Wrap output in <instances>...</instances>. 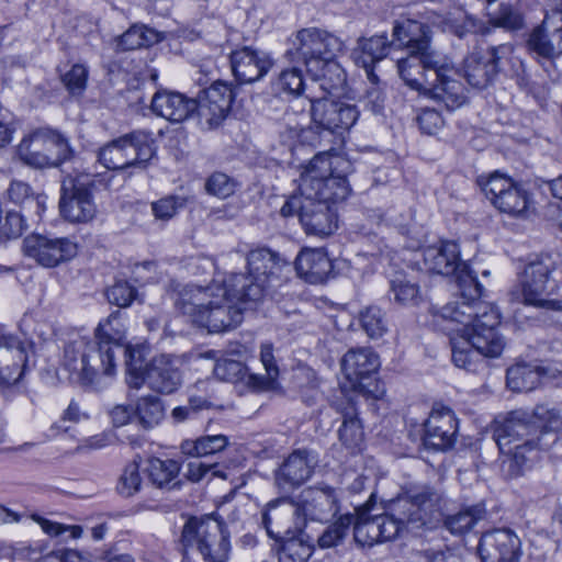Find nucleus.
<instances>
[{"mask_svg": "<svg viewBox=\"0 0 562 562\" xmlns=\"http://www.w3.org/2000/svg\"><path fill=\"white\" fill-rule=\"evenodd\" d=\"M126 382L134 389L147 384L156 392L170 394L181 385V373L170 356L160 355L155 357L145 370L132 360L127 361Z\"/></svg>", "mask_w": 562, "mask_h": 562, "instance_id": "nucleus-14", "label": "nucleus"}, {"mask_svg": "<svg viewBox=\"0 0 562 562\" xmlns=\"http://www.w3.org/2000/svg\"><path fill=\"white\" fill-rule=\"evenodd\" d=\"M32 520L40 525L42 530L52 537H64L67 539H78L82 535V528L77 525H64L46 519L37 514L31 516Z\"/></svg>", "mask_w": 562, "mask_h": 562, "instance_id": "nucleus-53", "label": "nucleus"}, {"mask_svg": "<svg viewBox=\"0 0 562 562\" xmlns=\"http://www.w3.org/2000/svg\"><path fill=\"white\" fill-rule=\"evenodd\" d=\"M337 409L342 416V424L338 430L339 440L350 452H356L361 449L364 435L355 404L348 400Z\"/></svg>", "mask_w": 562, "mask_h": 562, "instance_id": "nucleus-35", "label": "nucleus"}, {"mask_svg": "<svg viewBox=\"0 0 562 562\" xmlns=\"http://www.w3.org/2000/svg\"><path fill=\"white\" fill-rule=\"evenodd\" d=\"M392 47V43L385 35H373L358 40L351 57L355 64L362 67L369 82H378L374 66L384 59Z\"/></svg>", "mask_w": 562, "mask_h": 562, "instance_id": "nucleus-28", "label": "nucleus"}, {"mask_svg": "<svg viewBox=\"0 0 562 562\" xmlns=\"http://www.w3.org/2000/svg\"><path fill=\"white\" fill-rule=\"evenodd\" d=\"M195 108L196 100L168 90L157 91L150 103V109L157 116L172 123L183 122L194 112Z\"/></svg>", "mask_w": 562, "mask_h": 562, "instance_id": "nucleus-30", "label": "nucleus"}, {"mask_svg": "<svg viewBox=\"0 0 562 562\" xmlns=\"http://www.w3.org/2000/svg\"><path fill=\"white\" fill-rule=\"evenodd\" d=\"M245 367L240 361L234 359H220L215 362L213 372L222 381L234 382L244 374Z\"/></svg>", "mask_w": 562, "mask_h": 562, "instance_id": "nucleus-57", "label": "nucleus"}, {"mask_svg": "<svg viewBox=\"0 0 562 562\" xmlns=\"http://www.w3.org/2000/svg\"><path fill=\"white\" fill-rule=\"evenodd\" d=\"M27 361L24 344L15 336L0 335V389L20 381Z\"/></svg>", "mask_w": 562, "mask_h": 562, "instance_id": "nucleus-26", "label": "nucleus"}, {"mask_svg": "<svg viewBox=\"0 0 562 562\" xmlns=\"http://www.w3.org/2000/svg\"><path fill=\"white\" fill-rule=\"evenodd\" d=\"M513 53V46L502 44L492 46L486 52L469 54L462 64V75L468 83L474 88H486L499 71V63Z\"/></svg>", "mask_w": 562, "mask_h": 562, "instance_id": "nucleus-16", "label": "nucleus"}, {"mask_svg": "<svg viewBox=\"0 0 562 562\" xmlns=\"http://www.w3.org/2000/svg\"><path fill=\"white\" fill-rule=\"evenodd\" d=\"M360 324L371 339L381 338L387 331L385 314L378 306H368L361 311Z\"/></svg>", "mask_w": 562, "mask_h": 562, "instance_id": "nucleus-45", "label": "nucleus"}, {"mask_svg": "<svg viewBox=\"0 0 562 562\" xmlns=\"http://www.w3.org/2000/svg\"><path fill=\"white\" fill-rule=\"evenodd\" d=\"M234 99L233 90L224 82H215L196 101L195 112L203 130L217 127L226 117Z\"/></svg>", "mask_w": 562, "mask_h": 562, "instance_id": "nucleus-20", "label": "nucleus"}, {"mask_svg": "<svg viewBox=\"0 0 562 562\" xmlns=\"http://www.w3.org/2000/svg\"><path fill=\"white\" fill-rule=\"evenodd\" d=\"M424 428V446L429 449L445 451L456 442L458 419L449 407L435 406L425 422Z\"/></svg>", "mask_w": 562, "mask_h": 562, "instance_id": "nucleus-22", "label": "nucleus"}, {"mask_svg": "<svg viewBox=\"0 0 562 562\" xmlns=\"http://www.w3.org/2000/svg\"><path fill=\"white\" fill-rule=\"evenodd\" d=\"M557 263L550 254H542L529 262L524 270L520 286L510 291V300L544 311H562L561 302L551 297L557 289L551 279Z\"/></svg>", "mask_w": 562, "mask_h": 562, "instance_id": "nucleus-9", "label": "nucleus"}, {"mask_svg": "<svg viewBox=\"0 0 562 562\" xmlns=\"http://www.w3.org/2000/svg\"><path fill=\"white\" fill-rule=\"evenodd\" d=\"M59 209L61 216L71 223H87L97 213L90 190L72 179L63 182Z\"/></svg>", "mask_w": 562, "mask_h": 562, "instance_id": "nucleus-21", "label": "nucleus"}, {"mask_svg": "<svg viewBox=\"0 0 562 562\" xmlns=\"http://www.w3.org/2000/svg\"><path fill=\"white\" fill-rule=\"evenodd\" d=\"M379 521L382 532V542L395 539L406 529V524L390 508L387 513L379 514Z\"/></svg>", "mask_w": 562, "mask_h": 562, "instance_id": "nucleus-58", "label": "nucleus"}, {"mask_svg": "<svg viewBox=\"0 0 562 562\" xmlns=\"http://www.w3.org/2000/svg\"><path fill=\"white\" fill-rule=\"evenodd\" d=\"M236 186L235 180L226 173L214 172L207 178L205 190L210 195L226 199L234 194Z\"/></svg>", "mask_w": 562, "mask_h": 562, "instance_id": "nucleus-54", "label": "nucleus"}, {"mask_svg": "<svg viewBox=\"0 0 562 562\" xmlns=\"http://www.w3.org/2000/svg\"><path fill=\"white\" fill-rule=\"evenodd\" d=\"M400 76L408 87L442 102L448 110L465 103L464 88L456 79L457 70L437 52L408 53L396 63Z\"/></svg>", "mask_w": 562, "mask_h": 562, "instance_id": "nucleus-6", "label": "nucleus"}, {"mask_svg": "<svg viewBox=\"0 0 562 562\" xmlns=\"http://www.w3.org/2000/svg\"><path fill=\"white\" fill-rule=\"evenodd\" d=\"M228 445V438L224 435L202 436L196 440H186L181 443V451L189 457H203L217 453Z\"/></svg>", "mask_w": 562, "mask_h": 562, "instance_id": "nucleus-42", "label": "nucleus"}, {"mask_svg": "<svg viewBox=\"0 0 562 562\" xmlns=\"http://www.w3.org/2000/svg\"><path fill=\"white\" fill-rule=\"evenodd\" d=\"M135 416L144 429H153L165 417V407L157 396H143L137 401Z\"/></svg>", "mask_w": 562, "mask_h": 562, "instance_id": "nucleus-41", "label": "nucleus"}, {"mask_svg": "<svg viewBox=\"0 0 562 562\" xmlns=\"http://www.w3.org/2000/svg\"><path fill=\"white\" fill-rule=\"evenodd\" d=\"M288 537L279 552V562H306L312 555L313 547L295 535Z\"/></svg>", "mask_w": 562, "mask_h": 562, "instance_id": "nucleus-48", "label": "nucleus"}, {"mask_svg": "<svg viewBox=\"0 0 562 562\" xmlns=\"http://www.w3.org/2000/svg\"><path fill=\"white\" fill-rule=\"evenodd\" d=\"M262 522L268 535L274 539L301 533L305 527L297 502L285 497L268 504Z\"/></svg>", "mask_w": 562, "mask_h": 562, "instance_id": "nucleus-19", "label": "nucleus"}, {"mask_svg": "<svg viewBox=\"0 0 562 562\" xmlns=\"http://www.w3.org/2000/svg\"><path fill=\"white\" fill-rule=\"evenodd\" d=\"M391 292L394 295V302L403 306L416 305L420 300L419 286L405 278L393 279Z\"/></svg>", "mask_w": 562, "mask_h": 562, "instance_id": "nucleus-51", "label": "nucleus"}, {"mask_svg": "<svg viewBox=\"0 0 562 562\" xmlns=\"http://www.w3.org/2000/svg\"><path fill=\"white\" fill-rule=\"evenodd\" d=\"M154 155L155 149L148 135L134 132L101 147L98 159L110 170H123L130 167L145 169Z\"/></svg>", "mask_w": 562, "mask_h": 562, "instance_id": "nucleus-12", "label": "nucleus"}, {"mask_svg": "<svg viewBox=\"0 0 562 562\" xmlns=\"http://www.w3.org/2000/svg\"><path fill=\"white\" fill-rule=\"evenodd\" d=\"M15 153L23 165L43 169L60 165L70 157L71 150L59 133L50 128H36L23 136Z\"/></svg>", "mask_w": 562, "mask_h": 562, "instance_id": "nucleus-11", "label": "nucleus"}, {"mask_svg": "<svg viewBox=\"0 0 562 562\" xmlns=\"http://www.w3.org/2000/svg\"><path fill=\"white\" fill-rule=\"evenodd\" d=\"M333 153L330 147L313 157L301 173L300 194L292 195L280 210L284 217L297 214L307 234H333L337 228L333 204L344 201L350 192L346 177L334 175V168L349 164Z\"/></svg>", "mask_w": 562, "mask_h": 562, "instance_id": "nucleus-2", "label": "nucleus"}, {"mask_svg": "<svg viewBox=\"0 0 562 562\" xmlns=\"http://www.w3.org/2000/svg\"><path fill=\"white\" fill-rule=\"evenodd\" d=\"M542 370L529 363H516L507 369L506 384L513 392H530L539 386Z\"/></svg>", "mask_w": 562, "mask_h": 562, "instance_id": "nucleus-36", "label": "nucleus"}, {"mask_svg": "<svg viewBox=\"0 0 562 562\" xmlns=\"http://www.w3.org/2000/svg\"><path fill=\"white\" fill-rule=\"evenodd\" d=\"M110 414L115 426H124L135 415V409L130 405L120 404L113 407Z\"/></svg>", "mask_w": 562, "mask_h": 562, "instance_id": "nucleus-64", "label": "nucleus"}, {"mask_svg": "<svg viewBox=\"0 0 562 562\" xmlns=\"http://www.w3.org/2000/svg\"><path fill=\"white\" fill-rule=\"evenodd\" d=\"M95 341L76 339L64 348L63 368L69 379L85 386L99 387L102 376H112L115 371V350L123 349L132 357L130 348H123L124 330L119 314H111L95 330Z\"/></svg>", "mask_w": 562, "mask_h": 562, "instance_id": "nucleus-5", "label": "nucleus"}, {"mask_svg": "<svg viewBox=\"0 0 562 562\" xmlns=\"http://www.w3.org/2000/svg\"><path fill=\"white\" fill-rule=\"evenodd\" d=\"M550 20L547 13L541 24L530 33L527 46L537 58L554 61L562 56V25L551 31Z\"/></svg>", "mask_w": 562, "mask_h": 562, "instance_id": "nucleus-29", "label": "nucleus"}, {"mask_svg": "<svg viewBox=\"0 0 562 562\" xmlns=\"http://www.w3.org/2000/svg\"><path fill=\"white\" fill-rule=\"evenodd\" d=\"M352 524L355 540L359 544L371 547L382 542L379 514L370 515L367 506L357 508V517Z\"/></svg>", "mask_w": 562, "mask_h": 562, "instance_id": "nucleus-37", "label": "nucleus"}, {"mask_svg": "<svg viewBox=\"0 0 562 562\" xmlns=\"http://www.w3.org/2000/svg\"><path fill=\"white\" fill-rule=\"evenodd\" d=\"M439 494L430 486H414L390 504V509L406 524L407 530L430 526L440 515Z\"/></svg>", "mask_w": 562, "mask_h": 562, "instance_id": "nucleus-13", "label": "nucleus"}, {"mask_svg": "<svg viewBox=\"0 0 562 562\" xmlns=\"http://www.w3.org/2000/svg\"><path fill=\"white\" fill-rule=\"evenodd\" d=\"M442 30L459 38H464L469 34H485L490 31V27L481 20L460 12L445 19L442 22Z\"/></svg>", "mask_w": 562, "mask_h": 562, "instance_id": "nucleus-40", "label": "nucleus"}, {"mask_svg": "<svg viewBox=\"0 0 562 562\" xmlns=\"http://www.w3.org/2000/svg\"><path fill=\"white\" fill-rule=\"evenodd\" d=\"M344 49L345 43L337 35L318 27H305L291 38L286 56L294 63L303 64L316 80L325 78L328 70L335 72L338 82H341L344 70L335 59Z\"/></svg>", "mask_w": 562, "mask_h": 562, "instance_id": "nucleus-7", "label": "nucleus"}, {"mask_svg": "<svg viewBox=\"0 0 562 562\" xmlns=\"http://www.w3.org/2000/svg\"><path fill=\"white\" fill-rule=\"evenodd\" d=\"M260 361L265 368L266 373L263 375H252L251 379L257 383L259 389H273L279 376V367L273 355L272 344L266 342L261 345Z\"/></svg>", "mask_w": 562, "mask_h": 562, "instance_id": "nucleus-44", "label": "nucleus"}, {"mask_svg": "<svg viewBox=\"0 0 562 562\" xmlns=\"http://www.w3.org/2000/svg\"><path fill=\"white\" fill-rule=\"evenodd\" d=\"M353 517L349 514L342 515L333 525L318 537V546L321 548H331L337 546L346 537Z\"/></svg>", "mask_w": 562, "mask_h": 562, "instance_id": "nucleus-50", "label": "nucleus"}, {"mask_svg": "<svg viewBox=\"0 0 562 562\" xmlns=\"http://www.w3.org/2000/svg\"><path fill=\"white\" fill-rule=\"evenodd\" d=\"M529 413L540 430V437L548 432H558L562 428V416L554 407L540 404Z\"/></svg>", "mask_w": 562, "mask_h": 562, "instance_id": "nucleus-46", "label": "nucleus"}, {"mask_svg": "<svg viewBox=\"0 0 562 562\" xmlns=\"http://www.w3.org/2000/svg\"><path fill=\"white\" fill-rule=\"evenodd\" d=\"M359 117L352 104L328 99H296L284 115L285 126L280 142L293 151L299 146L317 147L333 143L335 134L349 131Z\"/></svg>", "mask_w": 562, "mask_h": 562, "instance_id": "nucleus-4", "label": "nucleus"}, {"mask_svg": "<svg viewBox=\"0 0 562 562\" xmlns=\"http://www.w3.org/2000/svg\"><path fill=\"white\" fill-rule=\"evenodd\" d=\"M279 86L283 91L299 95L304 87L301 69L293 67L283 70L279 76Z\"/></svg>", "mask_w": 562, "mask_h": 562, "instance_id": "nucleus-60", "label": "nucleus"}, {"mask_svg": "<svg viewBox=\"0 0 562 562\" xmlns=\"http://www.w3.org/2000/svg\"><path fill=\"white\" fill-rule=\"evenodd\" d=\"M247 265L250 277L256 281L263 283L265 291L268 283L279 278L289 263L280 257L279 254L268 248H257L247 256Z\"/></svg>", "mask_w": 562, "mask_h": 562, "instance_id": "nucleus-33", "label": "nucleus"}, {"mask_svg": "<svg viewBox=\"0 0 562 562\" xmlns=\"http://www.w3.org/2000/svg\"><path fill=\"white\" fill-rule=\"evenodd\" d=\"M136 297V290L125 281L115 282L106 290L108 301L119 307H127Z\"/></svg>", "mask_w": 562, "mask_h": 562, "instance_id": "nucleus-55", "label": "nucleus"}, {"mask_svg": "<svg viewBox=\"0 0 562 562\" xmlns=\"http://www.w3.org/2000/svg\"><path fill=\"white\" fill-rule=\"evenodd\" d=\"M495 441L504 463L513 475H518L526 461L527 453L542 447L540 430L528 409H515L507 414L504 422L494 431Z\"/></svg>", "mask_w": 562, "mask_h": 562, "instance_id": "nucleus-8", "label": "nucleus"}, {"mask_svg": "<svg viewBox=\"0 0 562 562\" xmlns=\"http://www.w3.org/2000/svg\"><path fill=\"white\" fill-rule=\"evenodd\" d=\"M263 295V283L256 282L250 274L231 273L223 283L214 281L204 288L181 286L177 290L175 306L193 324L211 333H221L241 323L239 304L258 302Z\"/></svg>", "mask_w": 562, "mask_h": 562, "instance_id": "nucleus-3", "label": "nucleus"}, {"mask_svg": "<svg viewBox=\"0 0 562 562\" xmlns=\"http://www.w3.org/2000/svg\"><path fill=\"white\" fill-rule=\"evenodd\" d=\"M186 199L181 196H165L151 204V210L157 220L168 221L173 217L178 210L183 207Z\"/></svg>", "mask_w": 562, "mask_h": 562, "instance_id": "nucleus-56", "label": "nucleus"}, {"mask_svg": "<svg viewBox=\"0 0 562 562\" xmlns=\"http://www.w3.org/2000/svg\"><path fill=\"white\" fill-rule=\"evenodd\" d=\"M477 549L483 562H518L521 555L519 537L506 528L485 532Z\"/></svg>", "mask_w": 562, "mask_h": 562, "instance_id": "nucleus-23", "label": "nucleus"}, {"mask_svg": "<svg viewBox=\"0 0 562 562\" xmlns=\"http://www.w3.org/2000/svg\"><path fill=\"white\" fill-rule=\"evenodd\" d=\"M142 483L139 463L132 461L124 468L119 479L116 490L120 495L131 497L140 491Z\"/></svg>", "mask_w": 562, "mask_h": 562, "instance_id": "nucleus-52", "label": "nucleus"}, {"mask_svg": "<svg viewBox=\"0 0 562 562\" xmlns=\"http://www.w3.org/2000/svg\"><path fill=\"white\" fill-rule=\"evenodd\" d=\"M371 87L366 90L363 102L373 113H380L384 104V95L380 87V79L378 82H370Z\"/></svg>", "mask_w": 562, "mask_h": 562, "instance_id": "nucleus-62", "label": "nucleus"}, {"mask_svg": "<svg viewBox=\"0 0 562 562\" xmlns=\"http://www.w3.org/2000/svg\"><path fill=\"white\" fill-rule=\"evenodd\" d=\"M231 66L240 83H251L266 76L272 60L265 52L245 46L231 54Z\"/></svg>", "mask_w": 562, "mask_h": 562, "instance_id": "nucleus-27", "label": "nucleus"}, {"mask_svg": "<svg viewBox=\"0 0 562 562\" xmlns=\"http://www.w3.org/2000/svg\"><path fill=\"white\" fill-rule=\"evenodd\" d=\"M297 504L304 525L307 520L326 522L339 510L335 490L330 486H310L303 490Z\"/></svg>", "mask_w": 562, "mask_h": 562, "instance_id": "nucleus-24", "label": "nucleus"}, {"mask_svg": "<svg viewBox=\"0 0 562 562\" xmlns=\"http://www.w3.org/2000/svg\"><path fill=\"white\" fill-rule=\"evenodd\" d=\"M23 251L40 266L54 268L77 255V244L68 237L33 234L24 239Z\"/></svg>", "mask_w": 562, "mask_h": 562, "instance_id": "nucleus-17", "label": "nucleus"}, {"mask_svg": "<svg viewBox=\"0 0 562 562\" xmlns=\"http://www.w3.org/2000/svg\"><path fill=\"white\" fill-rule=\"evenodd\" d=\"M7 194L9 200L15 204L35 206L38 216L45 209L44 201L41 196H34L31 187L23 181H12L7 190Z\"/></svg>", "mask_w": 562, "mask_h": 562, "instance_id": "nucleus-49", "label": "nucleus"}, {"mask_svg": "<svg viewBox=\"0 0 562 562\" xmlns=\"http://www.w3.org/2000/svg\"><path fill=\"white\" fill-rule=\"evenodd\" d=\"M485 510L482 506H473L448 516L445 526L453 535H463L471 530L477 521L484 518Z\"/></svg>", "mask_w": 562, "mask_h": 562, "instance_id": "nucleus-43", "label": "nucleus"}, {"mask_svg": "<svg viewBox=\"0 0 562 562\" xmlns=\"http://www.w3.org/2000/svg\"><path fill=\"white\" fill-rule=\"evenodd\" d=\"M423 261L426 269L432 273L449 276L453 272H458V288H460V276L469 273L471 277L476 278L469 271L467 265L460 263V250L458 245L453 241H441L424 248ZM475 280L477 281V279ZM459 291L461 292V289H459ZM458 301H462L461 296Z\"/></svg>", "mask_w": 562, "mask_h": 562, "instance_id": "nucleus-25", "label": "nucleus"}, {"mask_svg": "<svg viewBox=\"0 0 562 562\" xmlns=\"http://www.w3.org/2000/svg\"><path fill=\"white\" fill-rule=\"evenodd\" d=\"M87 78V68L77 64L63 76V82L71 94H80L86 88Z\"/></svg>", "mask_w": 562, "mask_h": 562, "instance_id": "nucleus-59", "label": "nucleus"}, {"mask_svg": "<svg viewBox=\"0 0 562 562\" xmlns=\"http://www.w3.org/2000/svg\"><path fill=\"white\" fill-rule=\"evenodd\" d=\"M393 35L408 53L425 55L435 52L430 46V30L422 22L409 19L400 21L394 25Z\"/></svg>", "mask_w": 562, "mask_h": 562, "instance_id": "nucleus-34", "label": "nucleus"}, {"mask_svg": "<svg viewBox=\"0 0 562 562\" xmlns=\"http://www.w3.org/2000/svg\"><path fill=\"white\" fill-rule=\"evenodd\" d=\"M149 480L159 488H173L178 485L176 479L180 472V464L172 459L149 458L146 468Z\"/></svg>", "mask_w": 562, "mask_h": 562, "instance_id": "nucleus-38", "label": "nucleus"}, {"mask_svg": "<svg viewBox=\"0 0 562 562\" xmlns=\"http://www.w3.org/2000/svg\"><path fill=\"white\" fill-rule=\"evenodd\" d=\"M487 15L492 25L506 30H520L524 19L520 12L510 3H501L496 10L488 11Z\"/></svg>", "mask_w": 562, "mask_h": 562, "instance_id": "nucleus-47", "label": "nucleus"}, {"mask_svg": "<svg viewBox=\"0 0 562 562\" xmlns=\"http://www.w3.org/2000/svg\"><path fill=\"white\" fill-rule=\"evenodd\" d=\"M183 558L195 548L205 562H227L231 553L229 532L224 522L207 516L190 518L181 533Z\"/></svg>", "mask_w": 562, "mask_h": 562, "instance_id": "nucleus-10", "label": "nucleus"}, {"mask_svg": "<svg viewBox=\"0 0 562 562\" xmlns=\"http://www.w3.org/2000/svg\"><path fill=\"white\" fill-rule=\"evenodd\" d=\"M0 229L9 238L21 236L26 229L23 215L16 211H9Z\"/></svg>", "mask_w": 562, "mask_h": 562, "instance_id": "nucleus-61", "label": "nucleus"}, {"mask_svg": "<svg viewBox=\"0 0 562 562\" xmlns=\"http://www.w3.org/2000/svg\"><path fill=\"white\" fill-rule=\"evenodd\" d=\"M379 367V356L372 349L360 347L348 350L340 360L345 378L341 387L346 391L370 392L367 381L376 373Z\"/></svg>", "mask_w": 562, "mask_h": 562, "instance_id": "nucleus-18", "label": "nucleus"}, {"mask_svg": "<svg viewBox=\"0 0 562 562\" xmlns=\"http://www.w3.org/2000/svg\"><path fill=\"white\" fill-rule=\"evenodd\" d=\"M297 274L312 284L325 282L333 271V263L322 248H304L295 259Z\"/></svg>", "mask_w": 562, "mask_h": 562, "instance_id": "nucleus-32", "label": "nucleus"}, {"mask_svg": "<svg viewBox=\"0 0 562 562\" xmlns=\"http://www.w3.org/2000/svg\"><path fill=\"white\" fill-rule=\"evenodd\" d=\"M479 184L485 196L501 212L517 215L526 211L527 193L509 177L494 172L488 177H480Z\"/></svg>", "mask_w": 562, "mask_h": 562, "instance_id": "nucleus-15", "label": "nucleus"}, {"mask_svg": "<svg viewBox=\"0 0 562 562\" xmlns=\"http://www.w3.org/2000/svg\"><path fill=\"white\" fill-rule=\"evenodd\" d=\"M462 301L442 306L437 313L456 324L450 328L452 361L458 368L472 370L474 351L486 358H498L506 346L497 327L501 324L496 308L481 301L482 288L469 273L459 277Z\"/></svg>", "mask_w": 562, "mask_h": 562, "instance_id": "nucleus-1", "label": "nucleus"}, {"mask_svg": "<svg viewBox=\"0 0 562 562\" xmlns=\"http://www.w3.org/2000/svg\"><path fill=\"white\" fill-rule=\"evenodd\" d=\"M313 472V464L306 451L296 450L291 453L276 472V485L281 492H290L307 479Z\"/></svg>", "mask_w": 562, "mask_h": 562, "instance_id": "nucleus-31", "label": "nucleus"}, {"mask_svg": "<svg viewBox=\"0 0 562 562\" xmlns=\"http://www.w3.org/2000/svg\"><path fill=\"white\" fill-rule=\"evenodd\" d=\"M161 40L160 34L145 25H133L115 40V50L126 52L150 46Z\"/></svg>", "mask_w": 562, "mask_h": 562, "instance_id": "nucleus-39", "label": "nucleus"}, {"mask_svg": "<svg viewBox=\"0 0 562 562\" xmlns=\"http://www.w3.org/2000/svg\"><path fill=\"white\" fill-rule=\"evenodd\" d=\"M418 123L420 128L430 135L442 125V117L436 110L426 109L418 115Z\"/></svg>", "mask_w": 562, "mask_h": 562, "instance_id": "nucleus-63", "label": "nucleus"}]
</instances>
